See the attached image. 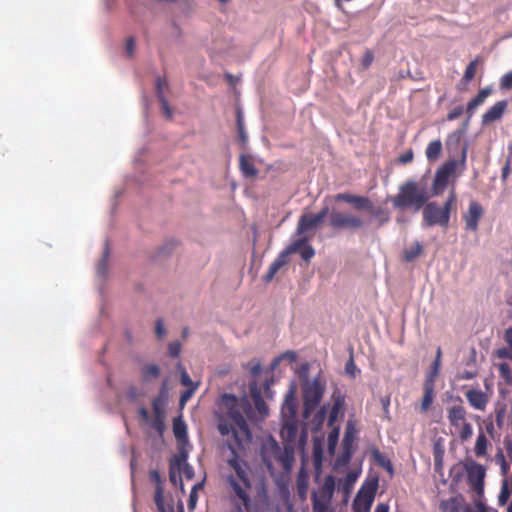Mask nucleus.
Masks as SVG:
<instances>
[{"instance_id":"obj_3","label":"nucleus","mask_w":512,"mask_h":512,"mask_svg":"<svg viewBox=\"0 0 512 512\" xmlns=\"http://www.w3.org/2000/svg\"><path fill=\"white\" fill-rule=\"evenodd\" d=\"M226 481L229 485L230 512H260L261 507L267 505L268 491L264 483L257 487L255 497H251L250 474H231Z\"/></svg>"},{"instance_id":"obj_19","label":"nucleus","mask_w":512,"mask_h":512,"mask_svg":"<svg viewBox=\"0 0 512 512\" xmlns=\"http://www.w3.org/2000/svg\"><path fill=\"white\" fill-rule=\"evenodd\" d=\"M297 411V401L295 398V388L292 386L287 394L282 405V414L284 416L294 418Z\"/></svg>"},{"instance_id":"obj_11","label":"nucleus","mask_w":512,"mask_h":512,"mask_svg":"<svg viewBox=\"0 0 512 512\" xmlns=\"http://www.w3.org/2000/svg\"><path fill=\"white\" fill-rule=\"evenodd\" d=\"M467 480L470 487L478 494H483L486 471L483 465L472 461L466 465Z\"/></svg>"},{"instance_id":"obj_8","label":"nucleus","mask_w":512,"mask_h":512,"mask_svg":"<svg viewBox=\"0 0 512 512\" xmlns=\"http://www.w3.org/2000/svg\"><path fill=\"white\" fill-rule=\"evenodd\" d=\"M302 391L304 412L308 415L320 404L325 391V383H323L319 378H314L311 381L307 380L303 383Z\"/></svg>"},{"instance_id":"obj_28","label":"nucleus","mask_w":512,"mask_h":512,"mask_svg":"<svg viewBox=\"0 0 512 512\" xmlns=\"http://www.w3.org/2000/svg\"><path fill=\"white\" fill-rule=\"evenodd\" d=\"M434 386L430 383H424V394L421 401V411L426 412L434 400Z\"/></svg>"},{"instance_id":"obj_64","label":"nucleus","mask_w":512,"mask_h":512,"mask_svg":"<svg viewBox=\"0 0 512 512\" xmlns=\"http://www.w3.org/2000/svg\"><path fill=\"white\" fill-rule=\"evenodd\" d=\"M476 508L478 512H489L488 507L482 502L476 503Z\"/></svg>"},{"instance_id":"obj_30","label":"nucleus","mask_w":512,"mask_h":512,"mask_svg":"<svg viewBox=\"0 0 512 512\" xmlns=\"http://www.w3.org/2000/svg\"><path fill=\"white\" fill-rule=\"evenodd\" d=\"M482 59L480 57H476L472 60L466 67L462 80L466 83L470 82L476 74L477 68L479 64H481Z\"/></svg>"},{"instance_id":"obj_59","label":"nucleus","mask_w":512,"mask_h":512,"mask_svg":"<svg viewBox=\"0 0 512 512\" xmlns=\"http://www.w3.org/2000/svg\"><path fill=\"white\" fill-rule=\"evenodd\" d=\"M434 462L435 466H441L442 464V451H440L437 447L434 448Z\"/></svg>"},{"instance_id":"obj_37","label":"nucleus","mask_w":512,"mask_h":512,"mask_svg":"<svg viewBox=\"0 0 512 512\" xmlns=\"http://www.w3.org/2000/svg\"><path fill=\"white\" fill-rule=\"evenodd\" d=\"M512 491L509 489L508 481L504 480L502 482L501 490L498 496V503L500 506H503L507 503Z\"/></svg>"},{"instance_id":"obj_51","label":"nucleus","mask_w":512,"mask_h":512,"mask_svg":"<svg viewBox=\"0 0 512 512\" xmlns=\"http://www.w3.org/2000/svg\"><path fill=\"white\" fill-rule=\"evenodd\" d=\"M413 157H414V153L411 149H409L408 151H406L405 153H403L399 156L398 161L401 164H408V163L412 162Z\"/></svg>"},{"instance_id":"obj_39","label":"nucleus","mask_w":512,"mask_h":512,"mask_svg":"<svg viewBox=\"0 0 512 512\" xmlns=\"http://www.w3.org/2000/svg\"><path fill=\"white\" fill-rule=\"evenodd\" d=\"M151 425L153 429L162 435L165 430L164 415H155Z\"/></svg>"},{"instance_id":"obj_57","label":"nucleus","mask_w":512,"mask_h":512,"mask_svg":"<svg viewBox=\"0 0 512 512\" xmlns=\"http://www.w3.org/2000/svg\"><path fill=\"white\" fill-rule=\"evenodd\" d=\"M237 125H238V130H239L240 138H241V140L243 142H245L246 141V135H245V132H244L243 122H242L240 113L238 114Z\"/></svg>"},{"instance_id":"obj_49","label":"nucleus","mask_w":512,"mask_h":512,"mask_svg":"<svg viewBox=\"0 0 512 512\" xmlns=\"http://www.w3.org/2000/svg\"><path fill=\"white\" fill-rule=\"evenodd\" d=\"M201 487H202V484H196L192 488V491H191V493L189 495V501H188L189 508H194V506H195V504L197 502V499H198L196 489L197 488H201Z\"/></svg>"},{"instance_id":"obj_23","label":"nucleus","mask_w":512,"mask_h":512,"mask_svg":"<svg viewBox=\"0 0 512 512\" xmlns=\"http://www.w3.org/2000/svg\"><path fill=\"white\" fill-rule=\"evenodd\" d=\"M250 394H251V398L253 400L254 406L257 409V411L259 412V414H261L263 416L268 415V407L262 397L260 389L256 385H253L250 388Z\"/></svg>"},{"instance_id":"obj_54","label":"nucleus","mask_w":512,"mask_h":512,"mask_svg":"<svg viewBox=\"0 0 512 512\" xmlns=\"http://www.w3.org/2000/svg\"><path fill=\"white\" fill-rule=\"evenodd\" d=\"M341 400L340 399H337L332 407V410H331V414L329 416V423L332 424L333 421L335 420L337 414H338V411H339V408H340V405H341Z\"/></svg>"},{"instance_id":"obj_21","label":"nucleus","mask_w":512,"mask_h":512,"mask_svg":"<svg viewBox=\"0 0 512 512\" xmlns=\"http://www.w3.org/2000/svg\"><path fill=\"white\" fill-rule=\"evenodd\" d=\"M441 358H442V350L441 347H438L436 350L435 359L431 365L430 371L427 373L424 383L435 385V380L439 375L440 366H441Z\"/></svg>"},{"instance_id":"obj_46","label":"nucleus","mask_w":512,"mask_h":512,"mask_svg":"<svg viewBox=\"0 0 512 512\" xmlns=\"http://www.w3.org/2000/svg\"><path fill=\"white\" fill-rule=\"evenodd\" d=\"M181 347H182V345L179 341H173V342L169 343V345H168L169 355L173 358L178 357L181 352Z\"/></svg>"},{"instance_id":"obj_41","label":"nucleus","mask_w":512,"mask_h":512,"mask_svg":"<svg viewBox=\"0 0 512 512\" xmlns=\"http://www.w3.org/2000/svg\"><path fill=\"white\" fill-rule=\"evenodd\" d=\"M352 454H353V448L342 447V452L338 459V462L343 465L348 464L351 460Z\"/></svg>"},{"instance_id":"obj_6","label":"nucleus","mask_w":512,"mask_h":512,"mask_svg":"<svg viewBox=\"0 0 512 512\" xmlns=\"http://www.w3.org/2000/svg\"><path fill=\"white\" fill-rule=\"evenodd\" d=\"M335 490V479L332 475L325 477L322 486L311 495L313 512H332L331 501Z\"/></svg>"},{"instance_id":"obj_40","label":"nucleus","mask_w":512,"mask_h":512,"mask_svg":"<svg viewBox=\"0 0 512 512\" xmlns=\"http://www.w3.org/2000/svg\"><path fill=\"white\" fill-rule=\"evenodd\" d=\"M168 87V82L165 78L158 77L156 80V95L158 100L164 95V90Z\"/></svg>"},{"instance_id":"obj_45","label":"nucleus","mask_w":512,"mask_h":512,"mask_svg":"<svg viewBox=\"0 0 512 512\" xmlns=\"http://www.w3.org/2000/svg\"><path fill=\"white\" fill-rule=\"evenodd\" d=\"M300 255L302 259L306 262H309L313 256L315 255V250L311 245H306L301 251Z\"/></svg>"},{"instance_id":"obj_12","label":"nucleus","mask_w":512,"mask_h":512,"mask_svg":"<svg viewBox=\"0 0 512 512\" xmlns=\"http://www.w3.org/2000/svg\"><path fill=\"white\" fill-rule=\"evenodd\" d=\"M484 215V209L477 201H471L467 212L463 214L465 229L467 231L476 232L478 230L479 221Z\"/></svg>"},{"instance_id":"obj_5","label":"nucleus","mask_w":512,"mask_h":512,"mask_svg":"<svg viewBox=\"0 0 512 512\" xmlns=\"http://www.w3.org/2000/svg\"><path fill=\"white\" fill-rule=\"evenodd\" d=\"M455 201L456 195L454 190H452L443 207H439L435 202L425 204L423 208V219L427 226L440 225L446 227L449 223L450 213Z\"/></svg>"},{"instance_id":"obj_44","label":"nucleus","mask_w":512,"mask_h":512,"mask_svg":"<svg viewBox=\"0 0 512 512\" xmlns=\"http://www.w3.org/2000/svg\"><path fill=\"white\" fill-rule=\"evenodd\" d=\"M462 136H463V132L461 130H456V131L452 132L451 134H449V136L447 138V141H446L447 146H450L452 144L458 145Z\"/></svg>"},{"instance_id":"obj_42","label":"nucleus","mask_w":512,"mask_h":512,"mask_svg":"<svg viewBox=\"0 0 512 512\" xmlns=\"http://www.w3.org/2000/svg\"><path fill=\"white\" fill-rule=\"evenodd\" d=\"M160 104H161V108H162V112L163 114L165 115V117L170 120L172 119V116H173V110L172 108L170 107L169 103H168V100L165 96H161V99L159 100Z\"/></svg>"},{"instance_id":"obj_17","label":"nucleus","mask_w":512,"mask_h":512,"mask_svg":"<svg viewBox=\"0 0 512 512\" xmlns=\"http://www.w3.org/2000/svg\"><path fill=\"white\" fill-rule=\"evenodd\" d=\"M492 91L493 89L490 86L482 88L478 94L468 102L466 113L469 118L474 114L475 109L485 102L486 98L492 93Z\"/></svg>"},{"instance_id":"obj_15","label":"nucleus","mask_w":512,"mask_h":512,"mask_svg":"<svg viewBox=\"0 0 512 512\" xmlns=\"http://www.w3.org/2000/svg\"><path fill=\"white\" fill-rule=\"evenodd\" d=\"M289 261V257L281 251L278 256L275 258V260L270 264L267 273L263 277V280L266 283H269L273 280L274 276L277 274V272L285 266Z\"/></svg>"},{"instance_id":"obj_7","label":"nucleus","mask_w":512,"mask_h":512,"mask_svg":"<svg viewBox=\"0 0 512 512\" xmlns=\"http://www.w3.org/2000/svg\"><path fill=\"white\" fill-rule=\"evenodd\" d=\"M467 411L462 404L453 405L447 408L449 424L458 431L461 441L469 440L473 435L472 425L467 421Z\"/></svg>"},{"instance_id":"obj_38","label":"nucleus","mask_w":512,"mask_h":512,"mask_svg":"<svg viewBox=\"0 0 512 512\" xmlns=\"http://www.w3.org/2000/svg\"><path fill=\"white\" fill-rule=\"evenodd\" d=\"M283 359H288L290 362H294L296 360V354L294 351H286L285 353L281 354L280 356L276 357L271 364V367L274 369L276 368L280 361Z\"/></svg>"},{"instance_id":"obj_56","label":"nucleus","mask_w":512,"mask_h":512,"mask_svg":"<svg viewBox=\"0 0 512 512\" xmlns=\"http://www.w3.org/2000/svg\"><path fill=\"white\" fill-rule=\"evenodd\" d=\"M181 467H182V471H183V474L185 475V477L188 479H192L194 476L193 467L190 466L189 464H185L184 466H181Z\"/></svg>"},{"instance_id":"obj_13","label":"nucleus","mask_w":512,"mask_h":512,"mask_svg":"<svg viewBox=\"0 0 512 512\" xmlns=\"http://www.w3.org/2000/svg\"><path fill=\"white\" fill-rule=\"evenodd\" d=\"M507 108V102L505 100L496 102L482 115V124L487 125L496 120H499Z\"/></svg>"},{"instance_id":"obj_36","label":"nucleus","mask_w":512,"mask_h":512,"mask_svg":"<svg viewBox=\"0 0 512 512\" xmlns=\"http://www.w3.org/2000/svg\"><path fill=\"white\" fill-rule=\"evenodd\" d=\"M109 255H110V251H109L108 244L106 243V247H105L102 259L100 260V262L97 265V273L100 276H104L107 272Z\"/></svg>"},{"instance_id":"obj_50","label":"nucleus","mask_w":512,"mask_h":512,"mask_svg":"<svg viewBox=\"0 0 512 512\" xmlns=\"http://www.w3.org/2000/svg\"><path fill=\"white\" fill-rule=\"evenodd\" d=\"M197 387L187 388L180 396V404L184 405L195 393Z\"/></svg>"},{"instance_id":"obj_9","label":"nucleus","mask_w":512,"mask_h":512,"mask_svg":"<svg viewBox=\"0 0 512 512\" xmlns=\"http://www.w3.org/2000/svg\"><path fill=\"white\" fill-rule=\"evenodd\" d=\"M377 480L364 484L356 494L353 501L354 512H370L373 504L376 492H377Z\"/></svg>"},{"instance_id":"obj_24","label":"nucleus","mask_w":512,"mask_h":512,"mask_svg":"<svg viewBox=\"0 0 512 512\" xmlns=\"http://www.w3.org/2000/svg\"><path fill=\"white\" fill-rule=\"evenodd\" d=\"M173 433L180 445L188 442L187 426L180 417L173 420Z\"/></svg>"},{"instance_id":"obj_1","label":"nucleus","mask_w":512,"mask_h":512,"mask_svg":"<svg viewBox=\"0 0 512 512\" xmlns=\"http://www.w3.org/2000/svg\"><path fill=\"white\" fill-rule=\"evenodd\" d=\"M329 202H345L353 206L355 210H365L377 223V228L382 227L390 221V213L381 207H375L372 200L366 196L352 193H338L333 196H327L324 199V207L316 214H303L300 216L296 232L302 235L305 232L318 227L328 216V225L335 231L341 230H359L362 229L368 221L352 213H343L335 208L330 209Z\"/></svg>"},{"instance_id":"obj_47","label":"nucleus","mask_w":512,"mask_h":512,"mask_svg":"<svg viewBox=\"0 0 512 512\" xmlns=\"http://www.w3.org/2000/svg\"><path fill=\"white\" fill-rule=\"evenodd\" d=\"M163 400L161 397L155 398L152 402V407L155 415H164Z\"/></svg>"},{"instance_id":"obj_20","label":"nucleus","mask_w":512,"mask_h":512,"mask_svg":"<svg viewBox=\"0 0 512 512\" xmlns=\"http://www.w3.org/2000/svg\"><path fill=\"white\" fill-rule=\"evenodd\" d=\"M274 448L278 451L276 462L279 463L284 470H289L294 460L293 449L289 447L282 449L281 446H274Z\"/></svg>"},{"instance_id":"obj_27","label":"nucleus","mask_w":512,"mask_h":512,"mask_svg":"<svg viewBox=\"0 0 512 512\" xmlns=\"http://www.w3.org/2000/svg\"><path fill=\"white\" fill-rule=\"evenodd\" d=\"M160 367L156 364L144 365L141 369V378L145 383H149L152 380L157 379L160 376Z\"/></svg>"},{"instance_id":"obj_35","label":"nucleus","mask_w":512,"mask_h":512,"mask_svg":"<svg viewBox=\"0 0 512 512\" xmlns=\"http://www.w3.org/2000/svg\"><path fill=\"white\" fill-rule=\"evenodd\" d=\"M177 369L180 371V383L181 385L192 388L198 387V384H195L187 373L186 369L183 367L181 363L177 364Z\"/></svg>"},{"instance_id":"obj_18","label":"nucleus","mask_w":512,"mask_h":512,"mask_svg":"<svg viewBox=\"0 0 512 512\" xmlns=\"http://www.w3.org/2000/svg\"><path fill=\"white\" fill-rule=\"evenodd\" d=\"M274 446L280 445L274 439H271L268 443L263 445L261 450L262 460L268 468L273 466V462H276L278 456V451H276Z\"/></svg>"},{"instance_id":"obj_48","label":"nucleus","mask_w":512,"mask_h":512,"mask_svg":"<svg viewBox=\"0 0 512 512\" xmlns=\"http://www.w3.org/2000/svg\"><path fill=\"white\" fill-rule=\"evenodd\" d=\"M297 489L301 497H304L306 495L308 489V482L305 478H299L297 480Z\"/></svg>"},{"instance_id":"obj_55","label":"nucleus","mask_w":512,"mask_h":512,"mask_svg":"<svg viewBox=\"0 0 512 512\" xmlns=\"http://www.w3.org/2000/svg\"><path fill=\"white\" fill-rule=\"evenodd\" d=\"M155 333L158 339H161L165 335V328L163 321L158 319L155 324Z\"/></svg>"},{"instance_id":"obj_62","label":"nucleus","mask_w":512,"mask_h":512,"mask_svg":"<svg viewBox=\"0 0 512 512\" xmlns=\"http://www.w3.org/2000/svg\"><path fill=\"white\" fill-rule=\"evenodd\" d=\"M261 372V365L260 363H255L252 365L250 369V373L254 376L258 375Z\"/></svg>"},{"instance_id":"obj_33","label":"nucleus","mask_w":512,"mask_h":512,"mask_svg":"<svg viewBox=\"0 0 512 512\" xmlns=\"http://www.w3.org/2000/svg\"><path fill=\"white\" fill-rule=\"evenodd\" d=\"M307 238L303 237L291 243L283 252L289 257L290 254L300 252L307 245Z\"/></svg>"},{"instance_id":"obj_61","label":"nucleus","mask_w":512,"mask_h":512,"mask_svg":"<svg viewBox=\"0 0 512 512\" xmlns=\"http://www.w3.org/2000/svg\"><path fill=\"white\" fill-rule=\"evenodd\" d=\"M496 355L499 357V358H510L511 355H510V351L506 348H500L496 351Z\"/></svg>"},{"instance_id":"obj_31","label":"nucleus","mask_w":512,"mask_h":512,"mask_svg":"<svg viewBox=\"0 0 512 512\" xmlns=\"http://www.w3.org/2000/svg\"><path fill=\"white\" fill-rule=\"evenodd\" d=\"M187 458L188 453L185 451L184 445H181L178 454L171 459L170 465L172 466V468H177L179 470L181 466L187 464Z\"/></svg>"},{"instance_id":"obj_16","label":"nucleus","mask_w":512,"mask_h":512,"mask_svg":"<svg viewBox=\"0 0 512 512\" xmlns=\"http://www.w3.org/2000/svg\"><path fill=\"white\" fill-rule=\"evenodd\" d=\"M239 169L245 178H255L258 175V170L255 167L253 159L250 155H240Z\"/></svg>"},{"instance_id":"obj_34","label":"nucleus","mask_w":512,"mask_h":512,"mask_svg":"<svg viewBox=\"0 0 512 512\" xmlns=\"http://www.w3.org/2000/svg\"><path fill=\"white\" fill-rule=\"evenodd\" d=\"M339 437V428L334 427L332 431L329 433L327 438V448L328 452L333 455L336 450L337 442Z\"/></svg>"},{"instance_id":"obj_22","label":"nucleus","mask_w":512,"mask_h":512,"mask_svg":"<svg viewBox=\"0 0 512 512\" xmlns=\"http://www.w3.org/2000/svg\"><path fill=\"white\" fill-rule=\"evenodd\" d=\"M154 502L158 512H174L173 506L165 502L162 484L155 487Z\"/></svg>"},{"instance_id":"obj_4","label":"nucleus","mask_w":512,"mask_h":512,"mask_svg":"<svg viewBox=\"0 0 512 512\" xmlns=\"http://www.w3.org/2000/svg\"><path fill=\"white\" fill-rule=\"evenodd\" d=\"M430 195L425 185L414 180H407L399 186L398 193L392 198L394 208L405 210H421L429 200Z\"/></svg>"},{"instance_id":"obj_10","label":"nucleus","mask_w":512,"mask_h":512,"mask_svg":"<svg viewBox=\"0 0 512 512\" xmlns=\"http://www.w3.org/2000/svg\"><path fill=\"white\" fill-rule=\"evenodd\" d=\"M456 160H448L436 171L432 190L434 195H440L448 184L449 178L456 172Z\"/></svg>"},{"instance_id":"obj_25","label":"nucleus","mask_w":512,"mask_h":512,"mask_svg":"<svg viewBox=\"0 0 512 512\" xmlns=\"http://www.w3.org/2000/svg\"><path fill=\"white\" fill-rule=\"evenodd\" d=\"M442 153V142L439 139L429 142L426 147V158L429 162H436Z\"/></svg>"},{"instance_id":"obj_43","label":"nucleus","mask_w":512,"mask_h":512,"mask_svg":"<svg viewBox=\"0 0 512 512\" xmlns=\"http://www.w3.org/2000/svg\"><path fill=\"white\" fill-rule=\"evenodd\" d=\"M500 87L503 90L512 89V71H509L508 73L502 76L500 81Z\"/></svg>"},{"instance_id":"obj_32","label":"nucleus","mask_w":512,"mask_h":512,"mask_svg":"<svg viewBox=\"0 0 512 512\" xmlns=\"http://www.w3.org/2000/svg\"><path fill=\"white\" fill-rule=\"evenodd\" d=\"M356 436V430L352 423H348L345 434L342 441V447H350L353 448V443Z\"/></svg>"},{"instance_id":"obj_26","label":"nucleus","mask_w":512,"mask_h":512,"mask_svg":"<svg viewBox=\"0 0 512 512\" xmlns=\"http://www.w3.org/2000/svg\"><path fill=\"white\" fill-rule=\"evenodd\" d=\"M490 446L491 443L488 441L485 433L480 429L474 447L475 455L477 457H485L487 455L488 447Z\"/></svg>"},{"instance_id":"obj_53","label":"nucleus","mask_w":512,"mask_h":512,"mask_svg":"<svg viewBox=\"0 0 512 512\" xmlns=\"http://www.w3.org/2000/svg\"><path fill=\"white\" fill-rule=\"evenodd\" d=\"M125 48L128 57H132L135 51V39L133 37L127 38Z\"/></svg>"},{"instance_id":"obj_2","label":"nucleus","mask_w":512,"mask_h":512,"mask_svg":"<svg viewBox=\"0 0 512 512\" xmlns=\"http://www.w3.org/2000/svg\"><path fill=\"white\" fill-rule=\"evenodd\" d=\"M220 417L218 430L221 435L232 434L237 445L245 440H250L252 435L244 415L251 411V405L247 399H239L232 394H224L221 398Z\"/></svg>"},{"instance_id":"obj_52","label":"nucleus","mask_w":512,"mask_h":512,"mask_svg":"<svg viewBox=\"0 0 512 512\" xmlns=\"http://www.w3.org/2000/svg\"><path fill=\"white\" fill-rule=\"evenodd\" d=\"M462 114H463V107L457 106L448 112L447 119L452 121V120L459 118Z\"/></svg>"},{"instance_id":"obj_60","label":"nucleus","mask_w":512,"mask_h":512,"mask_svg":"<svg viewBox=\"0 0 512 512\" xmlns=\"http://www.w3.org/2000/svg\"><path fill=\"white\" fill-rule=\"evenodd\" d=\"M150 479L155 482L156 486L162 484L161 477L158 471L154 470L150 472Z\"/></svg>"},{"instance_id":"obj_58","label":"nucleus","mask_w":512,"mask_h":512,"mask_svg":"<svg viewBox=\"0 0 512 512\" xmlns=\"http://www.w3.org/2000/svg\"><path fill=\"white\" fill-rule=\"evenodd\" d=\"M374 59L373 53L370 50H367L363 56V65L368 67Z\"/></svg>"},{"instance_id":"obj_14","label":"nucleus","mask_w":512,"mask_h":512,"mask_svg":"<svg viewBox=\"0 0 512 512\" xmlns=\"http://www.w3.org/2000/svg\"><path fill=\"white\" fill-rule=\"evenodd\" d=\"M465 396L473 408L481 411L485 410L488 398L484 392L481 390L470 389L465 393Z\"/></svg>"},{"instance_id":"obj_29","label":"nucleus","mask_w":512,"mask_h":512,"mask_svg":"<svg viewBox=\"0 0 512 512\" xmlns=\"http://www.w3.org/2000/svg\"><path fill=\"white\" fill-rule=\"evenodd\" d=\"M423 253V246L419 241H415L408 249L404 252L405 260L410 262L415 260Z\"/></svg>"},{"instance_id":"obj_63","label":"nucleus","mask_w":512,"mask_h":512,"mask_svg":"<svg viewBox=\"0 0 512 512\" xmlns=\"http://www.w3.org/2000/svg\"><path fill=\"white\" fill-rule=\"evenodd\" d=\"M374 512H389V507L387 504L380 503L376 506Z\"/></svg>"}]
</instances>
